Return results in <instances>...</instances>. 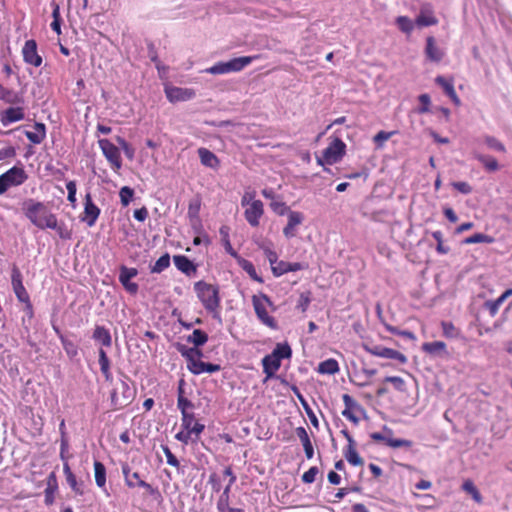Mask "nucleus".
<instances>
[{
	"mask_svg": "<svg viewBox=\"0 0 512 512\" xmlns=\"http://www.w3.org/2000/svg\"><path fill=\"white\" fill-rule=\"evenodd\" d=\"M25 216L39 229H48L55 226L56 215L48 207L38 201L29 200L25 203Z\"/></svg>",
	"mask_w": 512,
	"mask_h": 512,
	"instance_id": "f257e3e1",
	"label": "nucleus"
},
{
	"mask_svg": "<svg viewBox=\"0 0 512 512\" xmlns=\"http://www.w3.org/2000/svg\"><path fill=\"white\" fill-rule=\"evenodd\" d=\"M251 301L258 320L272 330L278 329L276 319L270 315V312H274L276 310V307L270 297L265 293H259L253 295Z\"/></svg>",
	"mask_w": 512,
	"mask_h": 512,
	"instance_id": "f03ea898",
	"label": "nucleus"
},
{
	"mask_svg": "<svg viewBox=\"0 0 512 512\" xmlns=\"http://www.w3.org/2000/svg\"><path fill=\"white\" fill-rule=\"evenodd\" d=\"M194 290L204 308L210 313L218 314L220 308L218 286L205 281H198L194 284Z\"/></svg>",
	"mask_w": 512,
	"mask_h": 512,
	"instance_id": "7ed1b4c3",
	"label": "nucleus"
},
{
	"mask_svg": "<svg viewBox=\"0 0 512 512\" xmlns=\"http://www.w3.org/2000/svg\"><path fill=\"white\" fill-rule=\"evenodd\" d=\"M136 396V388L127 381L120 380L111 392V405L113 410H120L129 406Z\"/></svg>",
	"mask_w": 512,
	"mask_h": 512,
	"instance_id": "20e7f679",
	"label": "nucleus"
},
{
	"mask_svg": "<svg viewBox=\"0 0 512 512\" xmlns=\"http://www.w3.org/2000/svg\"><path fill=\"white\" fill-rule=\"evenodd\" d=\"M345 153L346 144L340 138H335L323 150L322 157L317 158V163L321 166L336 164L344 157Z\"/></svg>",
	"mask_w": 512,
	"mask_h": 512,
	"instance_id": "39448f33",
	"label": "nucleus"
},
{
	"mask_svg": "<svg viewBox=\"0 0 512 512\" xmlns=\"http://www.w3.org/2000/svg\"><path fill=\"white\" fill-rule=\"evenodd\" d=\"M28 179L23 167L13 166L0 175V195L4 194L11 187L22 185Z\"/></svg>",
	"mask_w": 512,
	"mask_h": 512,
	"instance_id": "423d86ee",
	"label": "nucleus"
},
{
	"mask_svg": "<svg viewBox=\"0 0 512 512\" xmlns=\"http://www.w3.org/2000/svg\"><path fill=\"white\" fill-rule=\"evenodd\" d=\"M181 355L187 360V368L195 375L205 373V362L201 361L202 352L198 348H181Z\"/></svg>",
	"mask_w": 512,
	"mask_h": 512,
	"instance_id": "0eeeda50",
	"label": "nucleus"
},
{
	"mask_svg": "<svg viewBox=\"0 0 512 512\" xmlns=\"http://www.w3.org/2000/svg\"><path fill=\"white\" fill-rule=\"evenodd\" d=\"M98 145L114 171L122 167V159L119 148L108 139H99Z\"/></svg>",
	"mask_w": 512,
	"mask_h": 512,
	"instance_id": "6e6552de",
	"label": "nucleus"
},
{
	"mask_svg": "<svg viewBox=\"0 0 512 512\" xmlns=\"http://www.w3.org/2000/svg\"><path fill=\"white\" fill-rule=\"evenodd\" d=\"M122 473L124 475L125 484L129 488H134L136 486L144 488L148 494L151 496H160L159 490L157 488L152 487L149 483L142 480L140 478V474L138 472H133L130 474V468L128 465H124L122 467Z\"/></svg>",
	"mask_w": 512,
	"mask_h": 512,
	"instance_id": "1a4fd4ad",
	"label": "nucleus"
},
{
	"mask_svg": "<svg viewBox=\"0 0 512 512\" xmlns=\"http://www.w3.org/2000/svg\"><path fill=\"white\" fill-rule=\"evenodd\" d=\"M364 348L369 354L376 357L394 360L400 364L407 362V357L403 353L392 348H387L382 345H366Z\"/></svg>",
	"mask_w": 512,
	"mask_h": 512,
	"instance_id": "9d476101",
	"label": "nucleus"
},
{
	"mask_svg": "<svg viewBox=\"0 0 512 512\" xmlns=\"http://www.w3.org/2000/svg\"><path fill=\"white\" fill-rule=\"evenodd\" d=\"M341 434L347 440V445L343 449V455L349 464L353 466H363L364 460L357 452V443L347 429L341 431Z\"/></svg>",
	"mask_w": 512,
	"mask_h": 512,
	"instance_id": "9b49d317",
	"label": "nucleus"
},
{
	"mask_svg": "<svg viewBox=\"0 0 512 512\" xmlns=\"http://www.w3.org/2000/svg\"><path fill=\"white\" fill-rule=\"evenodd\" d=\"M11 284L17 299L31 306L29 294L23 285L22 273L16 265L12 267Z\"/></svg>",
	"mask_w": 512,
	"mask_h": 512,
	"instance_id": "f8f14e48",
	"label": "nucleus"
},
{
	"mask_svg": "<svg viewBox=\"0 0 512 512\" xmlns=\"http://www.w3.org/2000/svg\"><path fill=\"white\" fill-rule=\"evenodd\" d=\"M101 213L100 208L93 202L91 193H87L84 198V210L80 219L86 223L89 227H93L99 215Z\"/></svg>",
	"mask_w": 512,
	"mask_h": 512,
	"instance_id": "ddd939ff",
	"label": "nucleus"
},
{
	"mask_svg": "<svg viewBox=\"0 0 512 512\" xmlns=\"http://www.w3.org/2000/svg\"><path fill=\"white\" fill-rule=\"evenodd\" d=\"M23 60L25 63L34 67H40L42 57L37 52V43L35 40H27L22 49Z\"/></svg>",
	"mask_w": 512,
	"mask_h": 512,
	"instance_id": "4468645a",
	"label": "nucleus"
},
{
	"mask_svg": "<svg viewBox=\"0 0 512 512\" xmlns=\"http://www.w3.org/2000/svg\"><path fill=\"white\" fill-rule=\"evenodd\" d=\"M263 214L264 204L261 200L252 201L244 211V217L252 227L259 226Z\"/></svg>",
	"mask_w": 512,
	"mask_h": 512,
	"instance_id": "2eb2a0df",
	"label": "nucleus"
},
{
	"mask_svg": "<svg viewBox=\"0 0 512 512\" xmlns=\"http://www.w3.org/2000/svg\"><path fill=\"white\" fill-rule=\"evenodd\" d=\"M137 274L138 270L136 268H128L126 266H121L120 268L119 281L131 294H136L138 292V284L131 282V279L136 277Z\"/></svg>",
	"mask_w": 512,
	"mask_h": 512,
	"instance_id": "dca6fc26",
	"label": "nucleus"
},
{
	"mask_svg": "<svg viewBox=\"0 0 512 512\" xmlns=\"http://www.w3.org/2000/svg\"><path fill=\"white\" fill-rule=\"evenodd\" d=\"M167 99L172 102L187 101L195 96L193 89L181 87H167L165 89Z\"/></svg>",
	"mask_w": 512,
	"mask_h": 512,
	"instance_id": "f3484780",
	"label": "nucleus"
},
{
	"mask_svg": "<svg viewBox=\"0 0 512 512\" xmlns=\"http://www.w3.org/2000/svg\"><path fill=\"white\" fill-rule=\"evenodd\" d=\"M288 221L286 226L283 228V234L286 238H293L296 236V227L301 225L304 220L303 213L299 211L290 210L287 214Z\"/></svg>",
	"mask_w": 512,
	"mask_h": 512,
	"instance_id": "a211bd4d",
	"label": "nucleus"
},
{
	"mask_svg": "<svg viewBox=\"0 0 512 512\" xmlns=\"http://www.w3.org/2000/svg\"><path fill=\"white\" fill-rule=\"evenodd\" d=\"M25 117L23 107H9L0 113V121L4 126L21 121Z\"/></svg>",
	"mask_w": 512,
	"mask_h": 512,
	"instance_id": "6ab92c4d",
	"label": "nucleus"
},
{
	"mask_svg": "<svg viewBox=\"0 0 512 512\" xmlns=\"http://www.w3.org/2000/svg\"><path fill=\"white\" fill-rule=\"evenodd\" d=\"M181 426L184 430H187L197 437L204 431V424L199 423L195 419V415L192 412L182 414Z\"/></svg>",
	"mask_w": 512,
	"mask_h": 512,
	"instance_id": "aec40b11",
	"label": "nucleus"
},
{
	"mask_svg": "<svg viewBox=\"0 0 512 512\" xmlns=\"http://www.w3.org/2000/svg\"><path fill=\"white\" fill-rule=\"evenodd\" d=\"M93 340L100 344V348H110L112 346V336L110 330L102 325H96L93 334Z\"/></svg>",
	"mask_w": 512,
	"mask_h": 512,
	"instance_id": "412c9836",
	"label": "nucleus"
},
{
	"mask_svg": "<svg viewBox=\"0 0 512 512\" xmlns=\"http://www.w3.org/2000/svg\"><path fill=\"white\" fill-rule=\"evenodd\" d=\"M258 55L254 56H242L233 58L227 62H225L227 74L231 72H239L243 70L246 66L251 64L254 60L258 59Z\"/></svg>",
	"mask_w": 512,
	"mask_h": 512,
	"instance_id": "4be33fe9",
	"label": "nucleus"
},
{
	"mask_svg": "<svg viewBox=\"0 0 512 512\" xmlns=\"http://www.w3.org/2000/svg\"><path fill=\"white\" fill-rule=\"evenodd\" d=\"M437 23L438 20L435 17L434 12L428 6L422 7L415 19V25L419 28L433 26Z\"/></svg>",
	"mask_w": 512,
	"mask_h": 512,
	"instance_id": "5701e85b",
	"label": "nucleus"
},
{
	"mask_svg": "<svg viewBox=\"0 0 512 512\" xmlns=\"http://www.w3.org/2000/svg\"><path fill=\"white\" fill-rule=\"evenodd\" d=\"M303 268V265L299 262L291 263L283 260H278V262L275 265H273L271 270L275 277H280L288 272H296L302 270Z\"/></svg>",
	"mask_w": 512,
	"mask_h": 512,
	"instance_id": "b1692460",
	"label": "nucleus"
},
{
	"mask_svg": "<svg viewBox=\"0 0 512 512\" xmlns=\"http://www.w3.org/2000/svg\"><path fill=\"white\" fill-rule=\"evenodd\" d=\"M173 262L176 268L187 276H191L197 271V266L185 255L173 256Z\"/></svg>",
	"mask_w": 512,
	"mask_h": 512,
	"instance_id": "393cba45",
	"label": "nucleus"
},
{
	"mask_svg": "<svg viewBox=\"0 0 512 512\" xmlns=\"http://www.w3.org/2000/svg\"><path fill=\"white\" fill-rule=\"evenodd\" d=\"M262 366L266 379H270L276 375L281 366V361L271 353L262 359Z\"/></svg>",
	"mask_w": 512,
	"mask_h": 512,
	"instance_id": "a878e982",
	"label": "nucleus"
},
{
	"mask_svg": "<svg viewBox=\"0 0 512 512\" xmlns=\"http://www.w3.org/2000/svg\"><path fill=\"white\" fill-rule=\"evenodd\" d=\"M25 135L31 143L40 144L46 137V127L43 123L36 122L32 130L26 131Z\"/></svg>",
	"mask_w": 512,
	"mask_h": 512,
	"instance_id": "bb28decb",
	"label": "nucleus"
},
{
	"mask_svg": "<svg viewBox=\"0 0 512 512\" xmlns=\"http://www.w3.org/2000/svg\"><path fill=\"white\" fill-rule=\"evenodd\" d=\"M200 162L203 166L217 169L220 165L219 158L209 149L201 147L198 149Z\"/></svg>",
	"mask_w": 512,
	"mask_h": 512,
	"instance_id": "cd10ccee",
	"label": "nucleus"
},
{
	"mask_svg": "<svg viewBox=\"0 0 512 512\" xmlns=\"http://www.w3.org/2000/svg\"><path fill=\"white\" fill-rule=\"evenodd\" d=\"M63 473L66 478V482L71 488V490L79 496H82L84 494V490L81 486V484L78 483L77 478L75 474L72 472L69 463H63Z\"/></svg>",
	"mask_w": 512,
	"mask_h": 512,
	"instance_id": "c85d7f7f",
	"label": "nucleus"
},
{
	"mask_svg": "<svg viewBox=\"0 0 512 512\" xmlns=\"http://www.w3.org/2000/svg\"><path fill=\"white\" fill-rule=\"evenodd\" d=\"M231 487L232 485H226L217 501V509L219 512H243L242 509L232 508L229 505Z\"/></svg>",
	"mask_w": 512,
	"mask_h": 512,
	"instance_id": "c756f323",
	"label": "nucleus"
},
{
	"mask_svg": "<svg viewBox=\"0 0 512 512\" xmlns=\"http://www.w3.org/2000/svg\"><path fill=\"white\" fill-rule=\"evenodd\" d=\"M342 400L345 405V409L342 411V415L353 423H357L358 418L353 413V410L358 407L357 402L349 394H343Z\"/></svg>",
	"mask_w": 512,
	"mask_h": 512,
	"instance_id": "7c9ffc66",
	"label": "nucleus"
},
{
	"mask_svg": "<svg viewBox=\"0 0 512 512\" xmlns=\"http://www.w3.org/2000/svg\"><path fill=\"white\" fill-rule=\"evenodd\" d=\"M0 100L12 105L22 104L24 102L22 95L4 87L2 84H0Z\"/></svg>",
	"mask_w": 512,
	"mask_h": 512,
	"instance_id": "2f4dec72",
	"label": "nucleus"
},
{
	"mask_svg": "<svg viewBox=\"0 0 512 512\" xmlns=\"http://www.w3.org/2000/svg\"><path fill=\"white\" fill-rule=\"evenodd\" d=\"M296 434L303 445L307 459H312L314 456V448L306 429L304 427H298Z\"/></svg>",
	"mask_w": 512,
	"mask_h": 512,
	"instance_id": "473e14b6",
	"label": "nucleus"
},
{
	"mask_svg": "<svg viewBox=\"0 0 512 512\" xmlns=\"http://www.w3.org/2000/svg\"><path fill=\"white\" fill-rule=\"evenodd\" d=\"M422 350L431 356L444 355L446 344L443 341L426 342L422 345Z\"/></svg>",
	"mask_w": 512,
	"mask_h": 512,
	"instance_id": "72a5a7b5",
	"label": "nucleus"
},
{
	"mask_svg": "<svg viewBox=\"0 0 512 512\" xmlns=\"http://www.w3.org/2000/svg\"><path fill=\"white\" fill-rule=\"evenodd\" d=\"M235 260L238 265L255 281L262 283L263 279L257 274L253 263L242 256L238 255Z\"/></svg>",
	"mask_w": 512,
	"mask_h": 512,
	"instance_id": "f704fd0d",
	"label": "nucleus"
},
{
	"mask_svg": "<svg viewBox=\"0 0 512 512\" xmlns=\"http://www.w3.org/2000/svg\"><path fill=\"white\" fill-rule=\"evenodd\" d=\"M98 356H99V365L100 370L105 378L106 381L112 380V373L110 369V360L106 353V351L103 348H99L98 350Z\"/></svg>",
	"mask_w": 512,
	"mask_h": 512,
	"instance_id": "c9c22d12",
	"label": "nucleus"
},
{
	"mask_svg": "<svg viewBox=\"0 0 512 512\" xmlns=\"http://www.w3.org/2000/svg\"><path fill=\"white\" fill-rule=\"evenodd\" d=\"M413 497L415 498V506L419 509H430L436 506V498L430 494H419L413 493Z\"/></svg>",
	"mask_w": 512,
	"mask_h": 512,
	"instance_id": "e433bc0d",
	"label": "nucleus"
},
{
	"mask_svg": "<svg viewBox=\"0 0 512 512\" xmlns=\"http://www.w3.org/2000/svg\"><path fill=\"white\" fill-rule=\"evenodd\" d=\"M219 233L225 251L235 259L239 254L235 251L230 242V227L227 225H222L219 229Z\"/></svg>",
	"mask_w": 512,
	"mask_h": 512,
	"instance_id": "4c0bfd02",
	"label": "nucleus"
},
{
	"mask_svg": "<svg viewBox=\"0 0 512 512\" xmlns=\"http://www.w3.org/2000/svg\"><path fill=\"white\" fill-rule=\"evenodd\" d=\"M94 477L96 485L106 491V467L100 461H94Z\"/></svg>",
	"mask_w": 512,
	"mask_h": 512,
	"instance_id": "58836bf2",
	"label": "nucleus"
},
{
	"mask_svg": "<svg viewBox=\"0 0 512 512\" xmlns=\"http://www.w3.org/2000/svg\"><path fill=\"white\" fill-rule=\"evenodd\" d=\"M462 490L469 494L476 503L481 504L483 502V497L480 491L471 479H466L463 482Z\"/></svg>",
	"mask_w": 512,
	"mask_h": 512,
	"instance_id": "ea45409f",
	"label": "nucleus"
},
{
	"mask_svg": "<svg viewBox=\"0 0 512 512\" xmlns=\"http://www.w3.org/2000/svg\"><path fill=\"white\" fill-rule=\"evenodd\" d=\"M425 53L428 59L431 61H439L442 58V53L435 45V40L432 36H429L426 40Z\"/></svg>",
	"mask_w": 512,
	"mask_h": 512,
	"instance_id": "a19ab883",
	"label": "nucleus"
},
{
	"mask_svg": "<svg viewBox=\"0 0 512 512\" xmlns=\"http://www.w3.org/2000/svg\"><path fill=\"white\" fill-rule=\"evenodd\" d=\"M338 371H339V364L333 358L322 361L318 366V372L321 374L333 375V374L337 373Z\"/></svg>",
	"mask_w": 512,
	"mask_h": 512,
	"instance_id": "79ce46f5",
	"label": "nucleus"
},
{
	"mask_svg": "<svg viewBox=\"0 0 512 512\" xmlns=\"http://www.w3.org/2000/svg\"><path fill=\"white\" fill-rule=\"evenodd\" d=\"M55 331L59 335L61 344H62L66 354L68 355V357L74 358L75 356H77L78 355V347H77V345L74 342L68 340L66 337H64L60 333L59 329L55 328Z\"/></svg>",
	"mask_w": 512,
	"mask_h": 512,
	"instance_id": "37998d69",
	"label": "nucleus"
},
{
	"mask_svg": "<svg viewBox=\"0 0 512 512\" xmlns=\"http://www.w3.org/2000/svg\"><path fill=\"white\" fill-rule=\"evenodd\" d=\"M208 340V335L206 332L195 329L190 336H188L187 341L193 343L195 345L194 348H198L199 346L204 345Z\"/></svg>",
	"mask_w": 512,
	"mask_h": 512,
	"instance_id": "c03bdc74",
	"label": "nucleus"
},
{
	"mask_svg": "<svg viewBox=\"0 0 512 512\" xmlns=\"http://www.w3.org/2000/svg\"><path fill=\"white\" fill-rule=\"evenodd\" d=\"M57 232L58 236L63 240H69L72 238V230L69 229L64 222H59L57 217L55 218V226L49 227Z\"/></svg>",
	"mask_w": 512,
	"mask_h": 512,
	"instance_id": "a18cd8bd",
	"label": "nucleus"
},
{
	"mask_svg": "<svg viewBox=\"0 0 512 512\" xmlns=\"http://www.w3.org/2000/svg\"><path fill=\"white\" fill-rule=\"evenodd\" d=\"M272 354L278 358L279 361L282 359H288L292 355L291 347L287 343H278Z\"/></svg>",
	"mask_w": 512,
	"mask_h": 512,
	"instance_id": "49530a36",
	"label": "nucleus"
},
{
	"mask_svg": "<svg viewBox=\"0 0 512 512\" xmlns=\"http://www.w3.org/2000/svg\"><path fill=\"white\" fill-rule=\"evenodd\" d=\"M386 383H390L396 391H399L402 393L407 391L406 382L404 381L403 378H401L399 376L385 377L383 380V384H386Z\"/></svg>",
	"mask_w": 512,
	"mask_h": 512,
	"instance_id": "de8ad7c7",
	"label": "nucleus"
},
{
	"mask_svg": "<svg viewBox=\"0 0 512 512\" xmlns=\"http://www.w3.org/2000/svg\"><path fill=\"white\" fill-rule=\"evenodd\" d=\"M396 24L398 26V28L406 33V34H410L413 29H414V26L415 25V22H413L410 18H408L407 16H399L396 18Z\"/></svg>",
	"mask_w": 512,
	"mask_h": 512,
	"instance_id": "09e8293b",
	"label": "nucleus"
},
{
	"mask_svg": "<svg viewBox=\"0 0 512 512\" xmlns=\"http://www.w3.org/2000/svg\"><path fill=\"white\" fill-rule=\"evenodd\" d=\"M477 159L483 164V166L486 168V170L490 172L497 171L499 169V164L497 160L488 155H478Z\"/></svg>",
	"mask_w": 512,
	"mask_h": 512,
	"instance_id": "8fccbe9b",
	"label": "nucleus"
},
{
	"mask_svg": "<svg viewBox=\"0 0 512 512\" xmlns=\"http://www.w3.org/2000/svg\"><path fill=\"white\" fill-rule=\"evenodd\" d=\"M170 266V256L168 253L162 255L152 266V273H161Z\"/></svg>",
	"mask_w": 512,
	"mask_h": 512,
	"instance_id": "3c124183",
	"label": "nucleus"
},
{
	"mask_svg": "<svg viewBox=\"0 0 512 512\" xmlns=\"http://www.w3.org/2000/svg\"><path fill=\"white\" fill-rule=\"evenodd\" d=\"M494 239L483 233H476L470 237H467L463 240L464 244H475V243H492Z\"/></svg>",
	"mask_w": 512,
	"mask_h": 512,
	"instance_id": "603ef678",
	"label": "nucleus"
},
{
	"mask_svg": "<svg viewBox=\"0 0 512 512\" xmlns=\"http://www.w3.org/2000/svg\"><path fill=\"white\" fill-rule=\"evenodd\" d=\"M270 208L274 213L280 216L287 215L291 210L290 207L287 206L285 202L277 200H274L270 203Z\"/></svg>",
	"mask_w": 512,
	"mask_h": 512,
	"instance_id": "864d4df0",
	"label": "nucleus"
},
{
	"mask_svg": "<svg viewBox=\"0 0 512 512\" xmlns=\"http://www.w3.org/2000/svg\"><path fill=\"white\" fill-rule=\"evenodd\" d=\"M119 196L121 204L128 206L134 196V190L128 186H124L120 189Z\"/></svg>",
	"mask_w": 512,
	"mask_h": 512,
	"instance_id": "5fc2aeb1",
	"label": "nucleus"
},
{
	"mask_svg": "<svg viewBox=\"0 0 512 512\" xmlns=\"http://www.w3.org/2000/svg\"><path fill=\"white\" fill-rule=\"evenodd\" d=\"M503 303L497 298L495 300H488L483 304V308L487 310L491 317H494L498 311L500 306Z\"/></svg>",
	"mask_w": 512,
	"mask_h": 512,
	"instance_id": "6e6d98bb",
	"label": "nucleus"
},
{
	"mask_svg": "<svg viewBox=\"0 0 512 512\" xmlns=\"http://www.w3.org/2000/svg\"><path fill=\"white\" fill-rule=\"evenodd\" d=\"M177 407L181 411V415L189 413V409L194 407L193 403L187 399L184 395H179L177 398Z\"/></svg>",
	"mask_w": 512,
	"mask_h": 512,
	"instance_id": "4d7b16f0",
	"label": "nucleus"
},
{
	"mask_svg": "<svg viewBox=\"0 0 512 512\" xmlns=\"http://www.w3.org/2000/svg\"><path fill=\"white\" fill-rule=\"evenodd\" d=\"M394 134H395V131H391V132L379 131L373 137V141L377 145V147H382L384 142H386L388 139H390Z\"/></svg>",
	"mask_w": 512,
	"mask_h": 512,
	"instance_id": "13d9d810",
	"label": "nucleus"
},
{
	"mask_svg": "<svg viewBox=\"0 0 512 512\" xmlns=\"http://www.w3.org/2000/svg\"><path fill=\"white\" fill-rule=\"evenodd\" d=\"M386 445L392 448H410L412 446V441L407 439H394V438H388Z\"/></svg>",
	"mask_w": 512,
	"mask_h": 512,
	"instance_id": "bf43d9fd",
	"label": "nucleus"
},
{
	"mask_svg": "<svg viewBox=\"0 0 512 512\" xmlns=\"http://www.w3.org/2000/svg\"><path fill=\"white\" fill-rule=\"evenodd\" d=\"M66 189L68 191L67 199L71 203V205L73 207H75V204H76V192H77L76 182L73 181V180L67 182Z\"/></svg>",
	"mask_w": 512,
	"mask_h": 512,
	"instance_id": "052dcab7",
	"label": "nucleus"
},
{
	"mask_svg": "<svg viewBox=\"0 0 512 512\" xmlns=\"http://www.w3.org/2000/svg\"><path fill=\"white\" fill-rule=\"evenodd\" d=\"M419 102H420V107L418 108V113L420 114H423V113H427L430 111V104H431V100H430V97L428 94H421L419 96Z\"/></svg>",
	"mask_w": 512,
	"mask_h": 512,
	"instance_id": "680f3d73",
	"label": "nucleus"
},
{
	"mask_svg": "<svg viewBox=\"0 0 512 512\" xmlns=\"http://www.w3.org/2000/svg\"><path fill=\"white\" fill-rule=\"evenodd\" d=\"M162 450L166 456L167 463L173 467L178 468L180 466L179 460L177 457L172 453L170 448L166 445H162Z\"/></svg>",
	"mask_w": 512,
	"mask_h": 512,
	"instance_id": "e2e57ef3",
	"label": "nucleus"
},
{
	"mask_svg": "<svg viewBox=\"0 0 512 512\" xmlns=\"http://www.w3.org/2000/svg\"><path fill=\"white\" fill-rule=\"evenodd\" d=\"M207 73L212 75L227 74L225 62H217L213 66L205 70Z\"/></svg>",
	"mask_w": 512,
	"mask_h": 512,
	"instance_id": "0e129e2a",
	"label": "nucleus"
},
{
	"mask_svg": "<svg viewBox=\"0 0 512 512\" xmlns=\"http://www.w3.org/2000/svg\"><path fill=\"white\" fill-rule=\"evenodd\" d=\"M318 473L319 469L316 466H313L302 475V481L306 484H311L315 481Z\"/></svg>",
	"mask_w": 512,
	"mask_h": 512,
	"instance_id": "69168bd1",
	"label": "nucleus"
},
{
	"mask_svg": "<svg viewBox=\"0 0 512 512\" xmlns=\"http://www.w3.org/2000/svg\"><path fill=\"white\" fill-rule=\"evenodd\" d=\"M262 250L272 268L278 262L277 253L268 246H262Z\"/></svg>",
	"mask_w": 512,
	"mask_h": 512,
	"instance_id": "338daca9",
	"label": "nucleus"
},
{
	"mask_svg": "<svg viewBox=\"0 0 512 512\" xmlns=\"http://www.w3.org/2000/svg\"><path fill=\"white\" fill-rule=\"evenodd\" d=\"M208 483L214 492H219L222 488L221 477L217 473L210 474Z\"/></svg>",
	"mask_w": 512,
	"mask_h": 512,
	"instance_id": "774afa93",
	"label": "nucleus"
}]
</instances>
